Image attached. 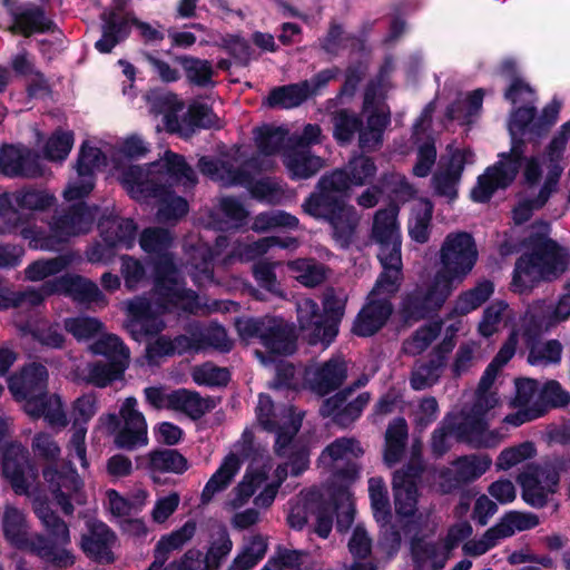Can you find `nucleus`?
Masks as SVG:
<instances>
[{
	"label": "nucleus",
	"mask_w": 570,
	"mask_h": 570,
	"mask_svg": "<svg viewBox=\"0 0 570 570\" xmlns=\"http://www.w3.org/2000/svg\"><path fill=\"white\" fill-rule=\"evenodd\" d=\"M2 471L18 494H27L33 498V510L40 519L50 539L36 534L29 537V525L22 511L12 505H7L2 514L1 523L6 540L18 549H27L37 554L46 563L59 568H68L73 564L75 557L66 548L70 542V533L67 524L60 520L42 501L37 493L36 470L28 462L27 451L20 444H10L2 455Z\"/></svg>",
	"instance_id": "f257e3e1"
},
{
	"label": "nucleus",
	"mask_w": 570,
	"mask_h": 570,
	"mask_svg": "<svg viewBox=\"0 0 570 570\" xmlns=\"http://www.w3.org/2000/svg\"><path fill=\"white\" fill-rule=\"evenodd\" d=\"M148 150V144L141 136L135 134L126 137L112 154L110 174L132 198L139 202L158 198L157 219L160 223L176 222L186 215L188 204L183 197L174 195L168 187L174 184L193 187L196 175L181 156L171 151H166L159 160L147 167L130 163V159L141 157Z\"/></svg>",
	"instance_id": "f03ea898"
},
{
	"label": "nucleus",
	"mask_w": 570,
	"mask_h": 570,
	"mask_svg": "<svg viewBox=\"0 0 570 570\" xmlns=\"http://www.w3.org/2000/svg\"><path fill=\"white\" fill-rule=\"evenodd\" d=\"M139 243L146 253L156 256V261L151 299L136 297L127 304V311L132 317L130 331L136 340L142 334L160 333L166 326L161 318L166 312L181 309L194 313L202 307L195 292L185 289L179 281V273L168 252L173 243L170 233L161 228H147Z\"/></svg>",
	"instance_id": "7ed1b4c3"
},
{
	"label": "nucleus",
	"mask_w": 570,
	"mask_h": 570,
	"mask_svg": "<svg viewBox=\"0 0 570 570\" xmlns=\"http://www.w3.org/2000/svg\"><path fill=\"white\" fill-rule=\"evenodd\" d=\"M505 98L512 104H532L534 94L529 85L521 79H515L505 92ZM560 104L552 101L543 109L540 118L534 119V109L530 106L520 107L511 114L509 132L511 136V149L499 155V160L487 168L479 176L475 186L471 190V198L476 203L488 202L498 189L507 188L515 179L524 156L525 141H537V138L547 132L548 128L557 120Z\"/></svg>",
	"instance_id": "20e7f679"
},
{
	"label": "nucleus",
	"mask_w": 570,
	"mask_h": 570,
	"mask_svg": "<svg viewBox=\"0 0 570 570\" xmlns=\"http://www.w3.org/2000/svg\"><path fill=\"white\" fill-rule=\"evenodd\" d=\"M363 449L354 439H337L321 454L320 462L334 472L328 485L307 494V503L315 515V532L327 538L333 527V514H337L338 531L347 530L354 520V504L348 487L358 478L360 466L355 460Z\"/></svg>",
	"instance_id": "39448f33"
},
{
	"label": "nucleus",
	"mask_w": 570,
	"mask_h": 570,
	"mask_svg": "<svg viewBox=\"0 0 570 570\" xmlns=\"http://www.w3.org/2000/svg\"><path fill=\"white\" fill-rule=\"evenodd\" d=\"M478 257L476 244L470 234L458 232L446 235L439 250L436 272L405 298V314L419 318L429 311L440 308L471 274Z\"/></svg>",
	"instance_id": "423d86ee"
},
{
	"label": "nucleus",
	"mask_w": 570,
	"mask_h": 570,
	"mask_svg": "<svg viewBox=\"0 0 570 570\" xmlns=\"http://www.w3.org/2000/svg\"><path fill=\"white\" fill-rule=\"evenodd\" d=\"M375 173L376 167L371 158H353L344 170H335L320 180L318 191L303 203V212L314 218L328 220L336 242L341 246H346L351 242L358 218L355 209L345 205L343 196L351 186L367 184Z\"/></svg>",
	"instance_id": "0eeeda50"
},
{
	"label": "nucleus",
	"mask_w": 570,
	"mask_h": 570,
	"mask_svg": "<svg viewBox=\"0 0 570 570\" xmlns=\"http://www.w3.org/2000/svg\"><path fill=\"white\" fill-rule=\"evenodd\" d=\"M528 243L531 254L520 257L515 264L511 287L517 293L531 289L541 279H553L570 265V254L549 239V225L540 223Z\"/></svg>",
	"instance_id": "6e6552de"
},
{
	"label": "nucleus",
	"mask_w": 570,
	"mask_h": 570,
	"mask_svg": "<svg viewBox=\"0 0 570 570\" xmlns=\"http://www.w3.org/2000/svg\"><path fill=\"white\" fill-rule=\"evenodd\" d=\"M47 368L33 363L9 379V391L14 400L23 402L28 415L43 417L52 428H65L68 420L61 400L47 394Z\"/></svg>",
	"instance_id": "1a4fd4ad"
},
{
	"label": "nucleus",
	"mask_w": 570,
	"mask_h": 570,
	"mask_svg": "<svg viewBox=\"0 0 570 570\" xmlns=\"http://www.w3.org/2000/svg\"><path fill=\"white\" fill-rule=\"evenodd\" d=\"M499 370L491 364L485 368L471 409L463 414L459 435L464 438L474 448H495L505 438L499 430H490L489 425L494 417V409L500 405V399L493 389Z\"/></svg>",
	"instance_id": "9d476101"
},
{
	"label": "nucleus",
	"mask_w": 570,
	"mask_h": 570,
	"mask_svg": "<svg viewBox=\"0 0 570 570\" xmlns=\"http://www.w3.org/2000/svg\"><path fill=\"white\" fill-rule=\"evenodd\" d=\"M256 417L264 430L275 433V452L279 456H288L292 474L299 475L304 472L309 462L308 452L305 449H297L294 441L302 424V414L293 406L275 409L271 397L261 394Z\"/></svg>",
	"instance_id": "9b49d317"
},
{
	"label": "nucleus",
	"mask_w": 570,
	"mask_h": 570,
	"mask_svg": "<svg viewBox=\"0 0 570 570\" xmlns=\"http://www.w3.org/2000/svg\"><path fill=\"white\" fill-rule=\"evenodd\" d=\"M397 215L395 206L381 209L376 212L372 227V239L379 245L377 257L383 267L377 287L389 292L399 291L402 281V239Z\"/></svg>",
	"instance_id": "f8f14e48"
},
{
	"label": "nucleus",
	"mask_w": 570,
	"mask_h": 570,
	"mask_svg": "<svg viewBox=\"0 0 570 570\" xmlns=\"http://www.w3.org/2000/svg\"><path fill=\"white\" fill-rule=\"evenodd\" d=\"M287 475V463L273 470L269 460H255L247 469L242 482L234 489L230 499L232 508H240L255 491L263 487L255 498V505L268 508L274 502L278 488Z\"/></svg>",
	"instance_id": "ddd939ff"
},
{
	"label": "nucleus",
	"mask_w": 570,
	"mask_h": 570,
	"mask_svg": "<svg viewBox=\"0 0 570 570\" xmlns=\"http://www.w3.org/2000/svg\"><path fill=\"white\" fill-rule=\"evenodd\" d=\"M239 335L247 340L259 338L269 354L267 357L259 351L255 355L264 365L275 363V356L288 355L295 351V335L293 327L282 318L265 317L262 320H245L237 323Z\"/></svg>",
	"instance_id": "4468645a"
},
{
	"label": "nucleus",
	"mask_w": 570,
	"mask_h": 570,
	"mask_svg": "<svg viewBox=\"0 0 570 570\" xmlns=\"http://www.w3.org/2000/svg\"><path fill=\"white\" fill-rule=\"evenodd\" d=\"M95 213L96 208H90L79 203L71 207L67 214L53 222L50 236H42L31 228H24L21 234L24 239L29 240V245L32 248L53 250L58 244L90 232Z\"/></svg>",
	"instance_id": "2eb2a0df"
},
{
	"label": "nucleus",
	"mask_w": 570,
	"mask_h": 570,
	"mask_svg": "<svg viewBox=\"0 0 570 570\" xmlns=\"http://www.w3.org/2000/svg\"><path fill=\"white\" fill-rule=\"evenodd\" d=\"M159 112L164 115L163 121L166 130L188 138L196 128H219V118L212 108L203 104H194L184 118L179 114L184 111V104L173 94H164L158 98Z\"/></svg>",
	"instance_id": "dca6fc26"
},
{
	"label": "nucleus",
	"mask_w": 570,
	"mask_h": 570,
	"mask_svg": "<svg viewBox=\"0 0 570 570\" xmlns=\"http://www.w3.org/2000/svg\"><path fill=\"white\" fill-rule=\"evenodd\" d=\"M199 169L204 175L224 186H247L252 195L261 200L278 203L283 197L282 187L277 181L271 178H262L253 183L247 174L235 170L234 164L229 160L203 157L199 159Z\"/></svg>",
	"instance_id": "f3484780"
},
{
	"label": "nucleus",
	"mask_w": 570,
	"mask_h": 570,
	"mask_svg": "<svg viewBox=\"0 0 570 570\" xmlns=\"http://www.w3.org/2000/svg\"><path fill=\"white\" fill-rule=\"evenodd\" d=\"M517 481L523 501L533 508H543L558 489L559 472L551 463L532 464L519 473Z\"/></svg>",
	"instance_id": "a211bd4d"
},
{
	"label": "nucleus",
	"mask_w": 570,
	"mask_h": 570,
	"mask_svg": "<svg viewBox=\"0 0 570 570\" xmlns=\"http://www.w3.org/2000/svg\"><path fill=\"white\" fill-rule=\"evenodd\" d=\"M106 154L99 148L85 141L81 145L76 164V177L70 178L63 198L67 202H77L90 194L95 186L94 175L101 167H107Z\"/></svg>",
	"instance_id": "6ab92c4d"
},
{
	"label": "nucleus",
	"mask_w": 570,
	"mask_h": 570,
	"mask_svg": "<svg viewBox=\"0 0 570 570\" xmlns=\"http://www.w3.org/2000/svg\"><path fill=\"white\" fill-rule=\"evenodd\" d=\"M296 313L299 330L308 343L330 346L338 333L336 322L325 320L318 304L309 297L297 301Z\"/></svg>",
	"instance_id": "aec40b11"
},
{
	"label": "nucleus",
	"mask_w": 570,
	"mask_h": 570,
	"mask_svg": "<svg viewBox=\"0 0 570 570\" xmlns=\"http://www.w3.org/2000/svg\"><path fill=\"white\" fill-rule=\"evenodd\" d=\"M43 478L66 514L73 512L72 502L77 504L86 502L83 481L71 465H67L61 472L53 466H48L43 470Z\"/></svg>",
	"instance_id": "412c9836"
},
{
	"label": "nucleus",
	"mask_w": 570,
	"mask_h": 570,
	"mask_svg": "<svg viewBox=\"0 0 570 570\" xmlns=\"http://www.w3.org/2000/svg\"><path fill=\"white\" fill-rule=\"evenodd\" d=\"M40 293L42 294V298L59 293L66 294L72 297L73 301L83 304H95L99 307H105L108 304L107 297L98 285L79 275L68 274L46 282L40 287Z\"/></svg>",
	"instance_id": "4be33fe9"
},
{
	"label": "nucleus",
	"mask_w": 570,
	"mask_h": 570,
	"mask_svg": "<svg viewBox=\"0 0 570 570\" xmlns=\"http://www.w3.org/2000/svg\"><path fill=\"white\" fill-rule=\"evenodd\" d=\"M473 163L474 154L470 149H458L446 161L441 160L432 178L434 194L445 198L448 203L453 202L458 197V188L465 165Z\"/></svg>",
	"instance_id": "5701e85b"
},
{
	"label": "nucleus",
	"mask_w": 570,
	"mask_h": 570,
	"mask_svg": "<svg viewBox=\"0 0 570 570\" xmlns=\"http://www.w3.org/2000/svg\"><path fill=\"white\" fill-rule=\"evenodd\" d=\"M492 460L487 454L463 455L454 460L451 468L439 473L441 491L450 492L461 484L472 482L483 475L491 466Z\"/></svg>",
	"instance_id": "b1692460"
},
{
	"label": "nucleus",
	"mask_w": 570,
	"mask_h": 570,
	"mask_svg": "<svg viewBox=\"0 0 570 570\" xmlns=\"http://www.w3.org/2000/svg\"><path fill=\"white\" fill-rule=\"evenodd\" d=\"M527 317L530 318V326L524 335L528 341H531L535 335L550 331L570 317V293L561 295L556 303L544 301L534 303Z\"/></svg>",
	"instance_id": "393cba45"
},
{
	"label": "nucleus",
	"mask_w": 570,
	"mask_h": 570,
	"mask_svg": "<svg viewBox=\"0 0 570 570\" xmlns=\"http://www.w3.org/2000/svg\"><path fill=\"white\" fill-rule=\"evenodd\" d=\"M396 292H389L383 287L379 288L376 283L368 296L367 304L358 313L354 322L353 332L358 336H371L376 333L392 312L387 297Z\"/></svg>",
	"instance_id": "a878e982"
},
{
	"label": "nucleus",
	"mask_w": 570,
	"mask_h": 570,
	"mask_svg": "<svg viewBox=\"0 0 570 570\" xmlns=\"http://www.w3.org/2000/svg\"><path fill=\"white\" fill-rule=\"evenodd\" d=\"M120 416L124 425L115 438L116 445L128 450L146 445L148 442L147 423L142 413L137 410L135 397L125 400L120 409Z\"/></svg>",
	"instance_id": "bb28decb"
},
{
	"label": "nucleus",
	"mask_w": 570,
	"mask_h": 570,
	"mask_svg": "<svg viewBox=\"0 0 570 570\" xmlns=\"http://www.w3.org/2000/svg\"><path fill=\"white\" fill-rule=\"evenodd\" d=\"M346 377V364L342 358H332L323 364L305 368V381L320 394H327L338 387Z\"/></svg>",
	"instance_id": "cd10ccee"
},
{
	"label": "nucleus",
	"mask_w": 570,
	"mask_h": 570,
	"mask_svg": "<svg viewBox=\"0 0 570 570\" xmlns=\"http://www.w3.org/2000/svg\"><path fill=\"white\" fill-rule=\"evenodd\" d=\"M116 537L102 522L89 520L87 531L81 537V549L91 559L100 562L112 561L111 548Z\"/></svg>",
	"instance_id": "c85d7f7f"
},
{
	"label": "nucleus",
	"mask_w": 570,
	"mask_h": 570,
	"mask_svg": "<svg viewBox=\"0 0 570 570\" xmlns=\"http://www.w3.org/2000/svg\"><path fill=\"white\" fill-rule=\"evenodd\" d=\"M420 470L409 468L407 471H396L393 476V494L395 511L401 517H412L417 505V480Z\"/></svg>",
	"instance_id": "c756f323"
},
{
	"label": "nucleus",
	"mask_w": 570,
	"mask_h": 570,
	"mask_svg": "<svg viewBox=\"0 0 570 570\" xmlns=\"http://www.w3.org/2000/svg\"><path fill=\"white\" fill-rule=\"evenodd\" d=\"M453 346L452 338L444 340L428 362L414 366L410 379L413 390H425L438 383L445 366V356Z\"/></svg>",
	"instance_id": "7c9ffc66"
},
{
	"label": "nucleus",
	"mask_w": 570,
	"mask_h": 570,
	"mask_svg": "<svg viewBox=\"0 0 570 570\" xmlns=\"http://www.w3.org/2000/svg\"><path fill=\"white\" fill-rule=\"evenodd\" d=\"M0 171L9 177H33L40 174L37 156L28 148L7 146L0 149Z\"/></svg>",
	"instance_id": "2f4dec72"
},
{
	"label": "nucleus",
	"mask_w": 570,
	"mask_h": 570,
	"mask_svg": "<svg viewBox=\"0 0 570 570\" xmlns=\"http://www.w3.org/2000/svg\"><path fill=\"white\" fill-rule=\"evenodd\" d=\"M55 198L46 191L23 189L0 195V214L11 223L10 217L17 215V209H45L52 205Z\"/></svg>",
	"instance_id": "473e14b6"
},
{
	"label": "nucleus",
	"mask_w": 570,
	"mask_h": 570,
	"mask_svg": "<svg viewBox=\"0 0 570 570\" xmlns=\"http://www.w3.org/2000/svg\"><path fill=\"white\" fill-rule=\"evenodd\" d=\"M279 246L282 248H296L298 242L296 238H278V237H265L253 242H244L236 239L233 243V249L227 254L225 263H232L235 259L238 261H253L258 256L265 254L271 247Z\"/></svg>",
	"instance_id": "72a5a7b5"
},
{
	"label": "nucleus",
	"mask_w": 570,
	"mask_h": 570,
	"mask_svg": "<svg viewBox=\"0 0 570 570\" xmlns=\"http://www.w3.org/2000/svg\"><path fill=\"white\" fill-rule=\"evenodd\" d=\"M351 391H346L326 400L321 409L324 416H333L341 424L354 421L370 401L368 393H361L356 399L347 401Z\"/></svg>",
	"instance_id": "f704fd0d"
},
{
	"label": "nucleus",
	"mask_w": 570,
	"mask_h": 570,
	"mask_svg": "<svg viewBox=\"0 0 570 570\" xmlns=\"http://www.w3.org/2000/svg\"><path fill=\"white\" fill-rule=\"evenodd\" d=\"M227 245V237L219 236L214 250L205 244H199L193 249L188 272L197 285L202 286L213 282L212 259L214 256L220 255Z\"/></svg>",
	"instance_id": "c9c22d12"
},
{
	"label": "nucleus",
	"mask_w": 570,
	"mask_h": 570,
	"mask_svg": "<svg viewBox=\"0 0 570 570\" xmlns=\"http://www.w3.org/2000/svg\"><path fill=\"white\" fill-rule=\"evenodd\" d=\"M524 322L525 324L522 326V342L527 347H529L528 362L534 366H548L559 363L562 353L561 344L556 340H550L543 343L535 342L541 334H538L531 341H528L524 332L530 326V318L525 316Z\"/></svg>",
	"instance_id": "e433bc0d"
},
{
	"label": "nucleus",
	"mask_w": 570,
	"mask_h": 570,
	"mask_svg": "<svg viewBox=\"0 0 570 570\" xmlns=\"http://www.w3.org/2000/svg\"><path fill=\"white\" fill-rule=\"evenodd\" d=\"M284 165L296 179H307L324 167V160L308 149L292 148L284 154Z\"/></svg>",
	"instance_id": "4c0bfd02"
},
{
	"label": "nucleus",
	"mask_w": 570,
	"mask_h": 570,
	"mask_svg": "<svg viewBox=\"0 0 570 570\" xmlns=\"http://www.w3.org/2000/svg\"><path fill=\"white\" fill-rule=\"evenodd\" d=\"M242 463L243 460L237 453L230 452L227 454L206 483L202 492L203 502L210 501L216 493L225 490L240 470Z\"/></svg>",
	"instance_id": "58836bf2"
},
{
	"label": "nucleus",
	"mask_w": 570,
	"mask_h": 570,
	"mask_svg": "<svg viewBox=\"0 0 570 570\" xmlns=\"http://www.w3.org/2000/svg\"><path fill=\"white\" fill-rule=\"evenodd\" d=\"M52 21L46 17L43 10L37 6L29 4L21 8L13 18L10 30L29 37L35 32H46L52 28Z\"/></svg>",
	"instance_id": "ea45409f"
},
{
	"label": "nucleus",
	"mask_w": 570,
	"mask_h": 570,
	"mask_svg": "<svg viewBox=\"0 0 570 570\" xmlns=\"http://www.w3.org/2000/svg\"><path fill=\"white\" fill-rule=\"evenodd\" d=\"M170 410L199 419L216 406L213 399L202 397L197 392L180 389L171 392Z\"/></svg>",
	"instance_id": "a19ab883"
},
{
	"label": "nucleus",
	"mask_w": 570,
	"mask_h": 570,
	"mask_svg": "<svg viewBox=\"0 0 570 570\" xmlns=\"http://www.w3.org/2000/svg\"><path fill=\"white\" fill-rule=\"evenodd\" d=\"M433 204L426 198H417L411 205L407 223L410 237L420 244L426 243L431 232Z\"/></svg>",
	"instance_id": "79ce46f5"
},
{
	"label": "nucleus",
	"mask_w": 570,
	"mask_h": 570,
	"mask_svg": "<svg viewBox=\"0 0 570 570\" xmlns=\"http://www.w3.org/2000/svg\"><path fill=\"white\" fill-rule=\"evenodd\" d=\"M100 234L108 246L122 245L130 248L135 242L137 226L134 220L125 218H109L99 224Z\"/></svg>",
	"instance_id": "37998d69"
},
{
	"label": "nucleus",
	"mask_w": 570,
	"mask_h": 570,
	"mask_svg": "<svg viewBox=\"0 0 570 570\" xmlns=\"http://www.w3.org/2000/svg\"><path fill=\"white\" fill-rule=\"evenodd\" d=\"M494 293V284L484 279L479 282L473 288L461 293L453 305L452 313L463 316L480 307Z\"/></svg>",
	"instance_id": "c03bdc74"
},
{
	"label": "nucleus",
	"mask_w": 570,
	"mask_h": 570,
	"mask_svg": "<svg viewBox=\"0 0 570 570\" xmlns=\"http://www.w3.org/2000/svg\"><path fill=\"white\" fill-rule=\"evenodd\" d=\"M494 293V284L484 279L479 282L473 288L461 293L453 305L452 313L463 316L480 307Z\"/></svg>",
	"instance_id": "a18cd8bd"
},
{
	"label": "nucleus",
	"mask_w": 570,
	"mask_h": 570,
	"mask_svg": "<svg viewBox=\"0 0 570 570\" xmlns=\"http://www.w3.org/2000/svg\"><path fill=\"white\" fill-rule=\"evenodd\" d=\"M494 293V284L484 279L479 282L473 288L461 293L453 305L452 313L463 316L480 307Z\"/></svg>",
	"instance_id": "49530a36"
},
{
	"label": "nucleus",
	"mask_w": 570,
	"mask_h": 570,
	"mask_svg": "<svg viewBox=\"0 0 570 570\" xmlns=\"http://www.w3.org/2000/svg\"><path fill=\"white\" fill-rule=\"evenodd\" d=\"M308 96H311V85L308 81H303L273 89L266 102L269 107L289 109L299 106Z\"/></svg>",
	"instance_id": "de8ad7c7"
},
{
	"label": "nucleus",
	"mask_w": 570,
	"mask_h": 570,
	"mask_svg": "<svg viewBox=\"0 0 570 570\" xmlns=\"http://www.w3.org/2000/svg\"><path fill=\"white\" fill-rule=\"evenodd\" d=\"M102 20V37L96 42V48L102 53H108L128 35V22L114 11L104 12Z\"/></svg>",
	"instance_id": "09e8293b"
},
{
	"label": "nucleus",
	"mask_w": 570,
	"mask_h": 570,
	"mask_svg": "<svg viewBox=\"0 0 570 570\" xmlns=\"http://www.w3.org/2000/svg\"><path fill=\"white\" fill-rule=\"evenodd\" d=\"M539 524V518L531 512L509 511L493 525L502 540L513 537L517 532L527 531Z\"/></svg>",
	"instance_id": "8fccbe9b"
},
{
	"label": "nucleus",
	"mask_w": 570,
	"mask_h": 570,
	"mask_svg": "<svg viewBox=\"0 0 570 570\" xmlns=\"http://www.w3.org/2000/svg\"><path fill=\"white\" fill-rule=\"evenodd\" d=\"M560 176V168L554 166L548 175H546L542 187L535 199L524 200L513 209V219L517 224L528 220L533 209L542 207L553 191Z\"/></svg>",
	"instance_id": "3c124183"
},
{
	"label": "nucleus",
	"mask_w": 570,
	"mask_h": 570,
	"mask_svg": "<svg viewBox=\"0 0 570 570\" xmlns=\"http://www.w3.org/2000/svg\"><path fill=\"white\" fill-rule=\"evenodd\" d=\"M150 473H183L187 469L186 459L175 450H160L142 459Z\"/></svg>",
	"instance_id": "603ef678"
},
{
	"label": "nucleus",
	"mask_w": 570,
	"mask_h": 570,
	"mask_svg": "<svg viewBox=\"0 0 570 570\" xmlns=\"http://www.w3.org/2000/svg\"><path fill=\"white\" fill-rule=\"evenodd\" d=\"M295 279L306 287H314L326 279L327 268L311 258H298L287 263Z\"/></svg>",
	"instance_id": "864d4df0"
},
{
	"label": "nucleus",
	"mask_w": 570,
	"mask_h": 570,
	"mask_svg": "<svg viewBox=\"0 0 570 570\" xmlns=\"http://www.w3.org/2000/svg\"><path fill=\"white\" fill-rule=\"evenodd\" d=\"M407 438V424L402 417L390 423L385 433L384 462L392 466L397 463L403 454Z\"/></svg>",
	"instance_id": "5fc2aeb1"
},
{
	"label": "nucleus",
	"mask_w": 570,
	"mask_h": 570,
	"mask_svg": "<svg viewBox=\"0 0 570 570\" xmlns=\"http://www.w3.org/2000/svg\"><path fill=\"white\" fill-rule=\"evenodd\" d=\"M267 551V539L255 534L246 539L242 552L233 560L227 570H249L261 561Z\"/></svg>",
	"instance_id": "6e6d98bb"
},
{
	"label": "nucleus",
	"mask_w": 570,
	"mask_h": 570,
	"mask_svg": "<svg viewBox=\"0 0 570 570\" xmlns=\"http://www.w3.org/2000/svg\"><path fill=\"white\" fill-rule=\"evenodd\" d=\"M90 350L94 354L105 356L109 362L128 367L130 351L115 334H106L98 338Z\"/></svg>",
	"instance_id": "4d7b16f0"
},
{
	"label": "nucleus",
	"mask_w": 570,
	"mask_h": 570,
	"mask_svg": "<svg viewBox=\"0 0 570 570\" xmlns=\"http://www.w3.org/2000/svg\"><path fill=\"white\" fill-rule=\"evenodd\" d=\"M390 122L389 115L377 110L367 117L366 125L360 127V146L365 150H373L382 144L383 131Z\"/></svg>",
	"instance_id": "13d9d810"
},
{
	"label": "nucleus",
	"mask_w": 570,
	"mask_h": 570,
	"mask_svg": "<svg viewBox=\"0 0 570 570\" xmlns=\"http://www.w3.org/2000/svg\"><path fill=\"white\" fill-rule=\"evenodd\" d=\"M368 494L375 520L382 528L389 525L391 519L390 501L385 482L380 476H373L368 480Z\"/></svg>",
	"instance_id": "bf43d9fd"
},
{
	"label": "nucleus",
	"mask_w": 570,
	"mask_h": 570,
	"mask_svg": "<svg viewBox=\"0 0 570 570\" xmlns=\"http://www.w3.org/2000/svg\"><path fill=\"white\" fill-rule=\"evenodd\" d=\"M196 530L197 523L195 520L186 521L179 529L163 535L158 540L154 552L169 558L170 552L181 549L194 538Z\"/></svg>",
	"instance_id": "052dcab7"
},
{
	"label": "nucleus",
	"mask_w": 570,
	"mask_h": 570,
	"mask_svg": "<svg viewBox=\"0 0 570 570\" xmlns=\"http://www.w3.org/2000/svg\"><path fill=\"white\" fill-rule=\"evenodd\" d=\"M75 259L73 254H65L50 259H40L30 264L24 273L31 282L42 281L67 268Z\"/></svg>",
	"instance_id": "680f3d73"
},
{
	"label": "nucleus",
	"mask_w": 570,
	"mask_h": 570,
	"mask_svg": "<svg viewBox=\"0 0 570 570\" xmlns=\"http://www.w3.org/2000/svg\"><path fill=\"white\" fill-rule=\"evenodd\" d=\"M510 316L509 305L504 301H494L483 311L478 325L479 334L483 337L492 336L499 332L501 323Z\"/></svg>",
	"instance_id": "e2e57ef3"
},
{
	"label": "nucleus",
	"mask_w": 570,
	"mask_h": 570,
	"mask_svg": "<svg viewBox=\"0 0 570 570\" xmlns=\"http://www.w3.org/2000/svg\"><path fill=\"white\" fill-rule=\"evenodd\" d=\"M535 455V445L530 441H525L503 449L495 460V468L498 471H509Z\"/></svg>",
	"instance_id": "0e129e2a"
},
{
	"label": "nucleus",
	"mask_w": 570,
	"mask_h": 570,
	"mask_svg": "<svg viewBox=\"0 0 570 570\" xmlns=\"http://www.w3.org/2000/svg\"><path fill=\"white\" fill-rule=\"evenodd\" d=\"M73 132L70 130H56L42 147L43 157L50 161H63L72 146Z\"/></svg>",
	"instance_id": "69168bd1"
},
{
	"label": "nucleus",
	"mask_w": 570,
	"mask_h": 570,
	"mask_svg": "<svg viewBox=\"0 0 570 570\" xmlns=\"http://www.w3.org/2000/svg\"><path fill=\"white\" fill-rule=\"evenodd\" d=\"M233 549V542L225 529H219L213 534L209 547L203 558L210 570H218L222 562L227 558Z\"/></svg>",
	"instance_id": "338daca9"
},
{
	"label": "nucleus",
	"mask_w": 570,
	"mask_h": 570,
	"mask_svg": "<svg viewBox=\"0 0 570 570\" xmlns=\"http://www.w3.org/2000/svg\"><path fill=\"white\" fill-rule=\"evenodd\" d=\"M306 558L305 552L277 547L266 564L271 570H306Z\"/></svg>",
	"instance_id": "774afa93"
}]
</instances>
